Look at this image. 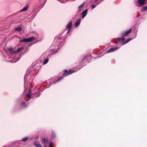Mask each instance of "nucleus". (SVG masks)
Returning a JSON list of instances; mask_svg holds the SVG:
<instances>
[{
	"instance_id": "obj_24",
	"label": "nucleus",
	"mask_w": 147,
	"mask_h": 147,
	"mask_svg": "<svg viewBox=\"0 0 147 147\" xmlns=\"http://www.w3.org/2000/svg\"><path fill=\"white\" fill-rule=\"evenodd\" d=\"M81 10H82V9H79L77 11V13H79Z\"/></svg>"
},
{
	"instance_id": "obj_19",
	"label": "nucleus",
	"mask_w": 147,
	"mask_h": 147,
	"mask_svg": "<svg viewBox=\"0 0 147 147\" xmlns=\"http://www.w3.org/2000/svg\"><path fill=\"white\" fill-rule=\"evenodd\" d=\"M28 139V138L27 137H25L23 138L22 139V141H27Z\"/></svg>"
},
{
	"instance_id": "obj_23",
	"label": "nucleus",
	"mask_w": 147,
	"mask_h": 147,
	"mask_svg": "<svg viewBox=\"0 0 147 147\" xmlns=\"http://www.w3.org/2000/svg\"><path fill=\"white\" fill-rule=\"evenodd\" d=\"M57 52V51H56L53 52L51 53V54L52 55L53 54H55Z\"/></svg>"
},
{
	"instance_id": "obj_10",
	"label": "nucleus",
	"mask_w": 147,
	"mask_h": 147,
	"mask_svg": "<svg viewBox=\"0 0 147 147\" xmlns=\"http://www.w3.org/2000/svg\"><path fill=\"white\" fill-rule=\"evenodd\" d=\"M72 22H70L67 26V28L69 29H71L72 26Z\"/></svg>"
},
{
	"instance_id": "obj_9",
	"label": "nucleus",
	"mask_w": 147,
	"mask_h": 147,
	"mask_svg": "<svg viewBox=\"0 0 147 147\" xmlns=\"http://www.w3.org/2000/svg\"><path fill=\"white\" fill-rule=\"evenodd\" d=\"M80 23V19H78L75 23V27H76L79 26Z\"/></svg>"
},
{
	"instance_id": "obj_22",
	"label": "nucleus",
	"mask_w": 147,
	"mask_h": 147,
	"mask_svg": "<svg viewBox=\"0 0 147 147\" xmlns=\"http://www.w3.org/2000/svg\"><path fill=\"white\" fill-rule=\"evenodd\" d=\"M13 48L12 47L9 48L8 49V50L10 51H13Z\"/></svg>"
},
{
	"instance_id": "obj_20",
	"label": "nucleus",
	"mask_w": 147,
	"mask_h": 147,
	"mask_svg": "<svg viewBox=\"0 0 147 147\" xmlns=\"http://www.w3.org/2000/svg\"><path fill=\"white\" fill-rule=\"evenodd\" d=\"M48 60H49L48 59H46L45 60V61H44V62L43 63V64L45 65V64H46L47 63L48 61Z\"/></svg>"
},
{
	"instance_id": "obj_29",
	"label": "nucleus",
	"mask_w": 147,
	"mask_h": 147,
	"mask_svg": "<svg viewBox=\"0 0 147 147\" xmlns=\"http://www.w3.org/2000/svg\"><path fill=\"white\" fill-rule=\"evenodd\" d=\"M49 147H51V145L50 144L49 145Z\"/></svg>"
},
{
	"instance_id": "obj_26",
	"label": "nucleus",
	"mask_w": 147,
	"mask_h": 147,
	"mask_svg": "<svg viewBox=\"0 0 147 147\" xmlns=\"http://www.w3.org/2000/svg\"><path fill=\"white\" fill-rule=\"evenodd\" d=\"M25 102H23L22 103V105L23 106H25V107H26V106L25 105Z\"/></svg>"
},
{
	"instance_id": "obj_30",
	"label": "nucleus",
	"mask_w": 147,
	"mask_h": 147,
	"mask_svg": "<svg viewBox=\"0 0 147 147\" xmlns=\"http://www.w3.org/2000/svg\"><path fill=\"white\" fill-rule=\"evenodd\" d=\"M89 56H90L91 57H92L90 55H89Z\"/></svg>"
},
{
	"instance_id": "obj_18",
	"label": "nucleus",
	"mask_w": 147,
	"mask_h": 147,
	"mask_svg": "<svg viewBox=\"0 0 147 147\" xmlns=\"http://www.w3.org/2000/svg\"><path fill=\"white\" fill-rule=\"evenodd\" d=\"M29 94H28L27 95V97L28 98H30V94L31 93V90L29 89Z\"/></svg>"
},
{
	"instance_id": "obj_1",
	"label": "nucleus",
	"mask_w": 147,
	"mask_h": 147,
	"mask_svg": "<svg viewBox=\"0 0 147 147\" xmlns=\"http://www.w3.org/2000/svg\"><path fill=\"white\" fill-rule=\"evenodd\" d=\"M34 37H30L28 38H24L20 41V42H30L32 41L34 39Z\"/></svg>"
},
{
	"instance_id": "obj_15",
	"label": "nucleus",
	"mask_w": 147,
	"mask_h": 147,
	"mask_svg": "<svg viewBox=\"0 0 147 147\" xmlns=\"http://www.w3.org/2000/svg\"><path fill=\"white\" fill-rule=\"evenodd\" d=\"M22 29L20 27H18L15 28V30L18 31H21Z\"/></svg>"
},
{
	"instance_id": "obj_5",
	"label": "nucleus",
	"mask_w": 147,
	"mask_h": 147,
	"mask_svg": "<svg viewBox=\"0 0 147 147\" xmlns=\"http://www.w3.org/2000/svg\"><path fill=\"white\" fill-rule=\"evenodd\" d=\"M119 48V47H112L109 49L107 53H110L111 52H113L117 49Z\"/></svg>"
},
{
	"instance_id": "obj_7",
	"label": "nucleus",
	"mask_w": 147,
	"mask_h": 147,
	"mask_svg": "<svg viewBox=\"0 0 147 147\" xmlns=\"http://www.w3.org/2000/svg\"><path fill=\"white\" fill-rule=\"evenodd\" d=\"M34 144L36 147H42L41 145L38 142H35L34 143Z\"/></svg>"
},
{
	"instance_id": "obj_6",
	"label": "nucleus",
	"mask_w": 147,
	"mask_h": 147,
	"mask_svg": "<svg viewBox=\"0 0 147 147\" xmlns=\"http://www.w3.org/2000/svg\"><path fill=\"white\" fill-rule=\"evenodd\" d=\"M87 13V10L86 9L85 11H83L82 13V18H84L86 15Z\"/></svg>"
},
{
	"instance_id": "obj_25",
	"label": "nucleus",
	"mask_w": 147,
	"mask_h": 147,
	"mask_svg": "<svg viewBox=\"0 0 147 147\" xmlns=\"http://www.w3.org/2000/svg\"><path fill=\"white\" fill-rule=\"evenodd\" d=\"M92 8L93 9H94L96 7V6L94 5H92Z\"/></svg>"
},
{
	"instance_id": "obj_3",
	"label": "nucleus",
	"mask_w": 147,
	"mask_h": 147,
	"mask_svg": "<svg viewBox=\"0 0 147 147\" xmlns=\"http://www.w3.org/2000/svg\"><path fill=\"white\" fill-rule=\"evenodd\" d=\"M42 142L44 144V146L45 147H47L49 145L48 141L47 139H45V138H43L42 140Z\"/></svg>"
},
{
	"instance_id": "obj_21",
	"label": "nucleus",
	"mask_w": 147,
	"mask_h": 147,
	"mask_svg": "<svg viewBox=\"0 0 147 147\" xmlns=\"http://www.w3.org/2000/svg\"><path fill=\"white\" fill-rule=\"evenodd\" d=\"M131 40V38L128 39L127 41L125 42L123 44L127 43L129 41Z\"/></svg>"
},
{
	"instance_id": "obj_2",
	"label": "nucleus",
	"mask_w": 147,
	"mask_h": 147,
	"mask_svg": "<svg viewBox=\"0 0 147 147\" xmlns=\"http://www.w3.org/2000/svg\"><path fill=\"white\" fill-rule=\"evenodd\" d=\"M65 73L63 74L62 76H65L69 75L74 72V70H70L68 71H67L66 70H64Z\"/></svg>"
},
{
	"instance_id": "obj_16",
	"label": "nucleus",
	"mask_w": 147,
	"mask_h": 147,
	"mask_svg": "<svg viewBox=\"0 0 147 147\" xmlns=\"http://www.w3.org/2000/svg\"><path fill=\"white\" fill-rule=\"evenodd\" d=\"M147 9V6L143 7L142 8L141 10V11L142 12L145 11Z\"/></svg>"
},
{
	"instance_id": "obj_8",
	"label": "nucleus",
	"mask_w": 147,
	"mask_h": 147,
	"mask_svg": "<svg viewBox=\"0 0 147 147\" xmlns=\"http://www.w3.org/2000/svg\"><path fill=\"white\" fill-rule=\"evenodd\" d=\"M145 1V0H138V2L140 5H142L144 4Z\"/></svg>"
},
{
	"instance_id": "obj_17",
	"label": "nucleus",
	"mask_w": 147,
	"mask_h": 147,
	"mask_svg": "<svg viewBox=\"0 0 147 147\" xmlns=\"http://www.w3.org/2000/svg\"><path fill=\"white\" fill-rule=\"evenodd\" d=\"M24 49V47H21L20 48H19L17 50V51L15 52V53L16 52H19L22 49Z\"/></svg>"
},
{
	"instance_id": "obj_11",
	"label": "nucleus",
	"mask_w": 147,
	"mask_h": 147,
	"mask_svg": "<svg viewBox=\"0 0 147 147\" xmlns=\"http://www.w3.org/2000/svg\"><path fill=\"white\" fill-rule=\"evenodd\" d=\"M62 78V77L61 78H60L56 80H54L53 82H52V84H54L55 83H56L57 82H58L60 81V80Z\"/></svg>"
},
{
	"instance_id": "obj_13",
	"label": "nucleus",
	"mask_w": 147,
	"mask_h": 147,
	"mask_svg": "<svg viewBox=\"0 0 147 147\" xmlns=\"http://www.w3.org/2000/svg\"><path fill=\"white\" fill-rule=\"evenodd\" d=\"M85 4V3L84 2H83L81 5H80L79 7L78 8L79 9H82L83 8Z\"/></svg>"
},
{
	"instance_id": "obj_12",
	"label": "nucleus",
	"mask_w": 147,
	"mask_h": 147,
	"mask_svg": "<svg viewBox=\"0 0 147 147\" xmlns=\"http://www.w3.org/2000/svg\"><path fill=\"white\" fill-rule=\"evenodd\" d=\"M125 38L124 37L119 38H117V40L119 41H123L125 40Z\"/></svg>"
},
{
	"instance_id": "obj_28",
	"label": "nucleus",
	"mask_w": 147,
	"mask_h": 147,
	"mask_svg": "<svg viewBox=\"0 0 147 147\" xmlns=\"http://www.w3.org/2000/svg\"><path fill=\"white\" fill-rule=\"evenodd\" d=\"M86 57H84V58H83V61H84V60L86 59Z\"/></svg>"
},
{
	"instance_id": "obj_4",
	"label": "nucleus",
	"mask_w": 147,
	"mask_h": 147,
	"mask_svg": "<svg viewBox=\"0 0 147 147\" xmlns=\"http://www.w3.org/2000/svg\"><path fill=\"white\" fill-rule=\"evenodd\" d=\"M131 28L126 31L123 32L122 34L123 36H126L127 35L129 34L131 32Z\"/></svg>"
},
{
	"instance_id": "obj_31",
	"label": "nucleus",
	"mask_w": 147,
	"mask_h": 147,
	"mask_svg": "<svg viewBox=\"0 0 147 147\" xmlns=\"http://www.w3.org/2000/svg\"><path fill=\"white\" fill-rule=\"evenodd\" d=\"M96 1H98V0H96Z\"/></svg>"
},
{
	"instance_id": "obj_27",
	"label": "nucleus",
	"mask_w": 147,
	"mask_h": 147,
	"mask_svg": "<svg viewBox=\"0 0 147 147\" xmlns=\"http://www.w3.org/2000/svg\"><path fill=\"white\" fill-rule=\"evenodd\" d=\"M71 29H69L68 31H67V33H69V32L70 30H71Z\"/></svg>"
},
{
	"instance_id": "obj_14",
	"label": "nucleus",
	"mask_w": 147,
	"mask_h": 147,
	"mask_svg": "<svg viewBox=\"0 0 147 147\" xmlns=\"http://www.w3.org/2000/svg\"><path fill=\"white\" fill-rule=\"evenodd\" d=\"M28 7H24L23 9H22L21 10H20V11L21 12H22V11H26V10H27V9H28Z\"/></svg>"
}]
</instances>
